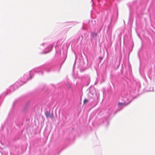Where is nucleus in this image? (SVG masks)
<instances>
[{"label": "nucleus", "mask_w": 155, "mask_h": 155, "mask_svg": "<svg viewBox=\"0 0 155 155\" xmlns=\"http://www.w3.org/2000/svg\"><path fill=\"white\" fill-rule=\"evenodd\" d=\"M50 114L49 113H48L46 114V116L47 117H50Z\"/></svg>", "instance_id": "nucleus-4"}, {"label": "nucleus", "mask_w": 155, "mask_h": 155, "mask_svg": "<svg viewBox=\"0 0 155 155\" xmlns=\"http://www.w3.org/2000/svg\"><path fill=\"white\" fill-rule=\"evenodd\" d=\"M49 117L51 118V119H53L54 117L53 114H50Z\"/></svg>", "instance_id": "nucleus-3"}, {"label": "nucleus", "mask_w": 155, "mask_h": 155, "mask_svg": "<svg viewBox=\"0 0 155 155\" xmlns=\"http://www.w3.org/2000/svg\"><path fill=\"white\" fill-rule=\"evenodd\" d=\"M88 101V100H87V99H84V102H83L84 104H86V103H87Z\"/></svg>", "instance_id": "nucleus-2"}, {"label": "nucleus", "mask_w": 155, "mask_h": 155, "mask_svg": "<svg viewBox=\"0 0 155 155\" xmlns=\"http://www.w3.org/2000/svg\"><path fill=\"white\" fill-rule=\"evenodd\" d=\"M118 106L120 108H122L124 107H125V104L124 103H119L118 104Z\"/></svg>", "instance_id": "nucleus-1"}]
</instances>
